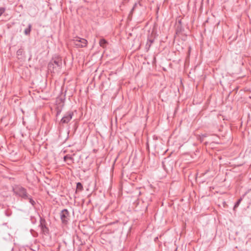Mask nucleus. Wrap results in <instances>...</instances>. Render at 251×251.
Segmentation results:
<instances>
[{
	"instance_id": "f03ea898",
	"label": "nucleus",
	"mask_w": 251,
	"mask_h": 251,
	"mask_svg": "<svg viewBox=\"0 0 251 251\" xmlns=\"http://www.w3.org/2000/svg\"><path fill=\"white\" fill-rule=\"evenodd\" d=\"M62 65V60L59 58H57L51 60L48 64V69L51 73H58Z\"/></svg>"
},
{
	"instance_id": "dca6fc26",
	"label": "nucleus",
	"mask_w": 251,
	"mask_h": 251,
	"mask_svg": "<svg viewBox=\"0 0 251 251\" xmlns=\"http://www.w3.org/2000/svg\"><path fill=\"white\" fill-rule=\"evenodd\" d=\"M22 53H23V50L21 49L20 50H18L17 51V54L18 55H22Z\"/></svg>"
},
{
	"instance_id": "f3484780",
	"label": "nucleus",
	"mask_w": 251,
	"mask_h": 251,
	"mask_svg": "<svg viewBox=\"0 0 251 251\" xmlns=\"http://www.w3.org/2000/svg\"><path fill=\"white\" fill-rule=\"evenodd\" d=\"M137 5V3H135V4H134V6H133V8H132V9H131V11H130V13H132V12L133 11V10H134V9H135V7H136Z\"/></svg>"
},
{
	"instance_id": "2eb2a0df",
	"label": "nucleus",
	"mask_w": 251,
	"mask_h": 251,
	"mask_svg": "<svg viewBox=\"0 0 251 251\" xmlns=\"http://www.w3.org/2000/svg\"><path fill=\"white\" fill-rule=\"evenodd\" d=\"M5 8L4 7L0 8V16L5 12Z\"/></svg>"
},
{
	"instance_id": "9b49d317",
	"label": "nucleus",
	"mask_w": 251,
	"mask_h": 251,
	"mask_svg": "<svg viewBox=\"0 0 251 251\" xmlns=\"http://www.w3.org/2000/svg\"><path fill=\"white\" fill-rule=\"evenodd\" d=\"M242 198H240L234 204V207H233V209L235 210L236 208H237L238 207V206L239 205L241 201H242Z\"/></svg>"
},
{
	"instance_id": "7ed1b4c3",
	"label": "nucleus",
	"mask_w": 251,
	"mask_h": 251,
	"mask_svg": "<svg viewBox=\"0 0 251 251\" xmlns=\"http://www.w3.org/2000/svg\"><path fill=\"white\" fill-rule=\"evenodd\" d=\"M60 219L62 223L67 224L70 219V213L67 209H63L60 214Z\"/></svg>"
},
{
	"instance_id": "6ab92c4d",
	"label": "nucleus",
	"mask_w": 251,
	"mask_h": 251,
	"mask_svg": "<svg viewBox=\"0 0 251 251\" xmlns=\"http://www.w3.org/2000/svg\"><path fill=\"white\" fill-rule=\"evenodd\" d=\"M5 214H6V216H10L11 215V214H10V213L8 214V213H7L6 212V213H5Z\"/></svg>"
},
{
	"instance_id": "20e7f679",
	"label": "nucleus",
	"mask_w": 251,
	"mask_h": 251,
	"mask_svg": "<svg viewBox=\"0 0 251 251\" xmlns=\"http://www.w3.org/2000/svg\"><path fill=\"white\" fill-rule=\"evenodd\" d=\"M74 115V113L72 111H68L67 112L64 116L61 119L59 124L63 125L65 124H68L71 120L72 119V117Z\"/></svg>"
},
{
	"instance_id": "4468645a",
	"label": "nucleus",
	"mask_w": 251,
	"mask_h": 251,
	"mask_svg": "<svg viewBox=\"0 0 251 251\" xmlns=\"http://www.w3.org/2000/svg\"><path fill=\"white\" fill-rule=\"evenodd\" d=\"M30 221L32 224H35L36 222V220L34 217L31 216L30 217Z\"/></svg>"
},
{
	"instance_id": "aec40b11",
	"label": "nucleus",
	"mask_w": 251,
	"mask_h": 251,
	"mask_svg": "<svg viewBox=\"0 0 251 251\" xmlns=\"http://www.w3.org/2000/svg\"><path fill=\"white\" fill-rule=\"evenodd\" d=\"M179 24H181V21H179Z\"/></svg>"
},
{
	"instance_id": "423d86ee",
	"label": "nucleus",
	"mask_w": 251,
	"mask_h": 251,
	"mask_svg": "<svg viewBox=\"0 0 251 251\" xmlns=\"http://www.w3.org/2000/svg\"><path fill=\"white\" fill-rule=\"evenodd\" d=\"M75 45L78 48H83L86 46L87 41L83 38H77L75 40Z\"/></svg>"
},
{
	"instance_id": "39448f33",
	"label": "nucleus",
	"mask_w": 251,
	"mask_h": 251,
	"mask_svg": "<svg viewBox=\"0 0 251 251\" xmlns=\"http://www.w3.org/2000/svg\"><path fill=\"white\" fill-rule=\"evenodd\" d=\"M39 226L43 233L46 234L48 233L49 229L46 226V221L45 219L42 217H40Z\"/></svg>"
},
{
	"instance_id": "a211bd4d",
	"label": "nucleus",
	"mask_w": 251,
	"mask_h": 251,
	"mask_svg": "<svg viewBox=\"0 0 251 251\" xmlns=\"http://www.w3.org/2000/svg\"><path fill=\"white\" fill-rule=\"evenodd\" d=\"M61 110L60 109H58L56 113V116H58L61 113Z\"/></svg>"
},
{
	"instance_id": "f8f14e48",
	"label": "nucleus",
	"mask_w": 251,
	"mask_h": 251,
	"mask_svg": "<svg viewBox=\"0 0 251 251\" xmlns=\"http://www.w3.org/2000/svg\"><path fill=\"white\" fill-rule=\"evenodd\" d=\"M68 159L71 160V161H73V160H74V159H73V158L72 157H71L70 156H69L68 155H65L64 157V161H67Z\"/></svg>"
},
{
	"instance_id": "ddd939ff",
	"label": "nucleus",
	"mask_w": 251,
	"mask_h": 251,
	"mask_svg": "<svg viewBox=\"0 0 251 251\" xmlns=\"http://www.w3.org/2000/svg\"><path fill=\"white\" fill-rule=\"evenodd\" d=\"M207 136V134H201V135L200 136V140L201 142H202L203 140H204V138L206 137Z\"/></svg>"
},
{
	"instance_id": "1a4fd4ad",
	"label": "nucleus",
	"mask_w": 251,
	"mask_h": 251,
	"mask_svg": "<svg viewBox=\"0 0 251 251\" xmlns=\"http://www.w3.org/2000/svg\"><path fill=\"white\" fill-rule=\"evenodd\" d=\"M99 44L101 47L104 48L107 44V42L104 39H101L100 40Z\"/></svg>"
},
{
	"instance_id": "9d476101",
	"label": "nucleus",
	"mask_w": 251,
	"mask_h": 251,
	"mask_svg": "<svg viewBox=\"0 0 251 251\" xmlns=\"http://www.w3.org/2000/svg\"><path fill=\"white\" fill-rule=\"evenodd\" d=\"M83 189V185L80 182H77L76 183V191H81Z\"/></svg>"
},
{
	"instance_id": "412c9836",
	"label": "nucleus",
	"mask_w": 251,
	"mask_h": 251,
	"mask_svg": "<svg viewBox=\"0 0 251 251\" xmlns=\"http://www.w3.org/2000/svg\"><path fill=\"white\" fill-rule=\"evenodd\" d=\"M176 31H177V32L178 31V28H177Z\"/></svg>"
},
{
	"instance_id": "6e6552de",
	"label": "nucleus",
	"mask_w": 251,
	"mask_h": 251,
	"mask_svg": "<svg viewBox=\"0 0 251 251\" xmlns=\"http://www.w3.org/2000/svg\"><path fill=\"white\" fill-rule=\"evenodd\" d=\"M154 42V40L153 39L148 38L147 40V42L146 45V49L148 50L151 47L152 43Z\"/></svg>"
},
{
	"instance_id": "f257e3e1",
	"label": "nucleus",
	"mask_w": 251,
	"mask_h": 251,
	"mask_svg": "<svg viewBox=\"0 0 251 251\" xmlns=\"http://www.w3.org/2000/svg\"><path fill=\"white\" fill-rule=\"evenodd\" d=\"M14 193L24 200H28L29 203L34 206L35 201L32 199L31 196L28 194L27 190L24 187L20 185H16L13 188Z\"/></svg>"
},
{
	"instance_id": "0eeeda50",
	"label": "nucleus",
	"mask_w": 251,
	"mask_h": 251,
	"mask_svg": "<svg viewBox=\"0 0 251 251\" xmlns=\"http://www.w3.org/2000/svg\"><path fill=\"white\" fill-rule=\"evenodd\" d=\"M32 28V25L31 24H29L28 25V26L27 28H26L24 30V33L26 35H28L30 34L31 30Z\"/></svg>"
}]
</instances>
